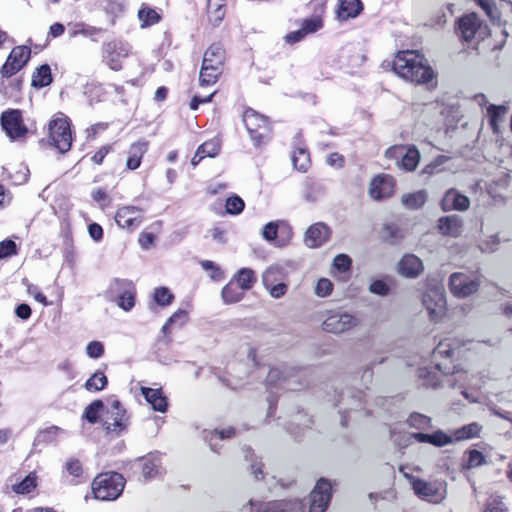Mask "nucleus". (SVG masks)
<instances>
[{"instance_id":"obj_38","label":"nucleus","mask_w":512,"mask_h":512,"mask_svg":"<svg viewBox=\"0 0 512 512\" xmlns=\"http://www.w3.org/2000/svg\"><path fill=\"white\" fill-rule=\"evenodd\" d=\"M37 487V475L30 472L21 482L12 485V491L16 494H29Z\"/></svg>"},{"instance_id":"obj_48","label":"nucleus","mask_w":512,"mask_h":512,"mask_svg":"<svg viewBox=\"0 0 512 512\" xmlns=\"http://www.w3.org/2000/svg\"><path fill=\"white\" fill-rule=\"evenodd\" d=\"M244 457L246 461L251 462V472L254 477L259 480L263 479V471H262V463L258 461V458L254 455L253 451L250 448H246L244 450Z\"/></svg>"},{"instance_id":"obj_33","label":"nucleus","mask_w":512,"mask_h":512,"mask_svg":"<svg viewBox=\"0 0 512 512\" xmlns=\"http://www.w3.org/2000/svg\"><path fill=\"white\" fill-rule=\"evenodd\" d=\"M400 160V167L402 169L405 171H414L418 166L420 153L415 146L405 148Z\"/></svg>"},{"instance_id":"obj_53","label":"nucleus","mask_w":512,"mask_h":512,"mask_svg":"<svg viewBox=\"0 0 512 512\" xmlns=\"http://www.w3.org/2000/svg\"><path fill=\"white\" fill-rule=\"evenodd\" d=\"M173 299V294L166 287H159L154 290L153 300L160 306L170 305Z\"/></svg>"},{"instance_id":"obj_39","label":"nucleus","mask_w":512,"mask_h":512,"mask_svg":"<svg viewBox=\"0 0 512 512\" xmlns=\"http://www.w3.org/2000/svg\"><path fill=\"white\" fill-rule=\"evenodd\" d=\"M138 18L141 21V27H149L157 24L161 16L152 8L148 6H142L138 11Z\"/></svg>"},{"instance_id":"obj_29","label":"nucleus","mask_w":512,"mask_h":512,"mask_svg":"<svg viewBox=\"0 0 512 512\" xmlns=\"http://www.w3.org/2000/svg\"><path fill=\"white\" fill-rule=\"evenodd\" d=\"M482 426L477 422H472L452 431L453 440L463 441L478 437Z\"/></svg>"},{"instance_id":"obj_51","label":"nucleus","mask_w":512,"mask_h":512,"mask_svg":"<svg viewBox=\"0 0 512 512\" xmlns=\"http://www.w3.org/2000/svg\"><path fill=\"white\" fill-rule=\"evenodd\" d=\"M245 207V203L238 195H232L227 198L225 203L226 212L230 215L240 214Z\"/></svg>"},{"instance_id":"obj_24","label":"nucleus","mask_w":512,"mask_h":512,"mask_svg":"<svg viewBox=\"0 0 512 512\" xmlns=\"http://www.w3.org/2000/svg\"><path fill=\"white\" fill-rule=\"evenodd\" d=\"M423 270L421 259L414 254L404 255L398 263V272L406 278H416Z\"/></svg>"},{"instance_id":"obj_63","label":"nucleus","mask_w":512,"mask_h":512,"mask_svg":"<svg viewBox=\"0 0 512 512\" xmlns=\"http://www.w3.org/2000/svg\"><path fill=\"white\" fill-rule=\"evenodd\" d=\"M369 291L376 295L386 296L390 288L383 280H375L370 284Z\"/></svg>"},{"instance_id":"obj_32","label":"nucleus","mask_w":512,"mask_h":512,"mask_svg":"<svg viewBox=\"0 0 512 512\" xmlns=\"http://www.w3.org/2000/svg\"><path fill=\"white\" fill-rule=\"evenodd\" d=\"M104 32V29L87 25L85 23H76L71 30H69L70 37L82 35L90 38L92 41L97 42V36Z\"/></svg>"},{"instance_id":"obj_23","label":"nucleus","mask_w":512,"mask_h":512,"mask_svg":"<svg viewBox=\"0 0 512 512\" xmlns=\"http://www.w3.org/2000/svg\"><path fill=\"white\" fill-rule=\"evenodd\" d=\"M469 206V198L461 194L456 189L448 190L441 200V208L443 211H465L469 208Z\"/></svg>"},{"instance_id":"obj_26","label":"nucleus","mask_w":512,"mask_h":512,"mask_svg":"<svg viewBox=\"0 0 512 512\" xmlns=\"http://www.w3.org/2000/svg\"><path fill=\"white\" fill-rule=\"evenodd\" d=\"M362 10L363 4L361 0H339L337 18L340 21L356 18Z\"/></svg>"},{"instance_id":"obj_55","label":"nucleus","mask_w":512,"mask_h":512,"mask_svg":"<svg viewBox=\"0 0 512 512\" xmlns=\"http://www.w3.org/2000/svg\"><path fill=\"white\" fill-rule=\"evenodd\" d=\"M234 434H235V429L232 427L227 428V429H222L220 431L215 430V431L211 432L210 437H209V445H210L211 449L213 451H217L216 441L223 440L226 438H231Z\"/></svg>"},{"instance_id":"obj_6","label":"nucleus","mask_w":512,"mask_h":512,"mask_svg":"<svg viewBox=\"0 0 512 512\" xmlns=\"http://www.w3.org/2000/svg\"><path fill=\"white\" fill-rule=\"evenodd\" d=\"M242 121L247 132L256 147L266 144L271 137V127L267 118L248 108L244 111Z\"/></svg>"},{"instance_id":"obj_30","label":"nucleus","mask_w":512,"mask_h":512,"mask_svg":"<svg viewBox=\"0 0 512 512\" xmlns=\"http://www.w3.org/2000/svg\"><path fill=\"white\" fill-rule=\"evenodd\" d=\"M52 80L50 66L43 64L33 72L31 84L35 88H43L50 85Z\"/></svg>"},{"instance_id":"obj_64","label":"nucleus","mask_w":512,"mask_h":512,"mask_svg":"<svg viewBox=\"0 0 512 512\" xmlns=\"http://www.w3.org/2000/svg\"><path fill=\"white\" fill-rule=\"evenodd\" d=\"M322 25V20L316 17L304 20L301 28L306 34H309L318 31Z\"/></svg>"},{"instance_id":"obj_56","label":"nucleus","mask_w":512,"mask_h":512,"mask_svg":"<svg viewBox=\"0 0 512 512\" xmlns=\"http://www.w3.org/2000/svg\"><path fill=\"white\" fill-rule=\"evenodd\" d=\"M483 512H508V508L500 497L492 496L487 499Z\"/></svg>"},{"instance_id":"obj_60","label":"nucleus","mask_w":512,"mask_h":512,"mask_svg":"<svg viewBox=\"0 0 512 512\" xmlns=\"http://www.w3.org/2000/svg\"><path fill=\"white\" fill-rule=\"evenodd\" d=\"M65 470L75 478H79L83 473L82 464L76 458H70L66 461Z\"/></svg>"},{"instance_id":"obj_28","label":"nucleus","mask_w":512,"mask_h":512,"mask_svg":"<svg viewBox=\"0 0 512 512\" xmlns=\"http://www.w3.org/2000/svg\"><path fill=\"white\" fill-rule=\"evenodd\" d=\"M147 149H148L147 141H138V142L133 143L130 146V149L128 152L126 167L129 170L137 169L140 166L142 157L147 152Z\"/></svg>"},{"instance_id":"obj_9","label":"nucleus","mask_w":512,"mask_h":512,"mask_svg":"<svg viewBox=\"0 0 512 512\" xmlns=\"http://www.w3.org/2000/svg\"><path fill=\"white\" fill-rule=\"evenodd\" d=\"M266 383L269 387L298 390L301 387L299 370L287 365L271 368L268 372Z\"/></svg>"},{"instance_id":"obj_46","label":"nucleus","mask_w":512,"mask_h":512,"mask_svg":"<svg viewBox=\"0 0 512 512\" xmlns=\"http://www.w3.org/2000/svg\"><path fill=\"white\" fill-rule=\"evenodd\" d=\"M506 109L502 106L489 105L487 108V116L489 118V125L493 132L498 131V123L502 119Z\"/></svg>"},{"instance_id":"obj_59","label":"nucleus","mask_w":512,"mask_h":512,"mask_svg":"<svg viewBox=\"0 0 512 512\" xmlns=\"http://www.w3.org/2000/svg\"><path fill=\"white\" fill-rule=\"evenodd\" d=\"M499 243H500V240H499L498 236L491 235V236L487 237V239L482 240L479 243V248L482 252L492 253L497 249Z\"/></svg>"},{"instance_id":"obj_21","label":"nucleus","mask_w":512,"mask_h":512,"mask_svg":"<svg viewBox=\"0 0 512 512\" xmlns=\"http://www.w3.org/2000/svg\"><path fill=\"white\" fill-rule=\"evenodd\" d=\"M395 189V179L388 174L375 176L369 187V195L372 199L381 200L393 195Z\"/></svg>"},{"instance_id":"obj_25","label":"nucleus","mask_w":512,"mask_h":512,"mask_svg":"<svg viewBox=\"0 0 512 512\" xmlns=\"http://www.w3.org/2000/svg\"><path fill=\"white\" fill-rule=\"evenodd\" d=\"M462 220L457 215L441 217L438 221V228L445 236L458 237L462 233Z\"/></svg>"},{"instance_id":"obj_42","label":"nucleus","mask_w":512,"mask_h":512,"mask_svg":"<svg viewBox=\"0 0 512 512\" xmlns=\"http://www.w3.org/2000/svg\"><path fill=\"white\" fill-rule=\"evenodd\" d=\"M103 408V402L101 400H95L85 408L83 418L89 423L95 424L98 422Z\"/></svg>"},{"instance_id":"obj_54","label":"nucleus","mask_w":512,"mask_h":512,"mask_svg":"<svg viewBox=\"0 0 512 512\" xmlns=\"http://www.w3.org/2000/svg\"><path fill=\"white\" fill-rule=\"evenodd\" d=\"M63 432L64 431L58 426H50L39 432V434L37 435V441L40 443H51L55 441L58 435Z\"/></svg>"},{"instance_id":"obj_61","label":"nucleus","mask_w":512,"mask_h":512,"mask_svg":"<svg viewBox=\"0 0 512 512\" xmlns=\"http://www.w3.org/2000/svg\"><path fill=\"white\" fill-rule=\"evenodd\" d=\"M351 259L346 254H339L333 260V266L340 272H346L351 267Z\"/></svg>"},{"instance_id":"obj_40","label":"nucleus","mask_w":512,"mask_h":512,"mask_svg":"<svg viewBox=\"0 0 512 512\" xmlns=\"http://www.w3.org/2000/svg\"><path fill=\"white\" fill-rule=\"evenodd\" d=\"M108 383L107 377L101 371H96L86 382L85 389L90 392L103 390Z\"/></svg>"},{"instance_id":"obj_22","label":"nucleus","mask_w":512,"mask_h":512,"mask_svg":"<svg viewBox=\"0 0 512 512\" xmlns=\"http://www.w3.org/2000/svg\"><path fill=\"white\" fill-rule=\"evenodd\" d=\"M330 234V228L326 224L318 222L307 229L304 242L309 248H317L329 240Z\"/></svg>"},{"instance_id":"obj_50","label":"nucleus","mask_w":512,"mask_h":512,"mask_svg":"<svg viewBox=\"0 0 512 512\" xmlns=\"http://www.w3.org/2000/svg\"><path fill=\"white\" fill-rule=\"evenodd\" d=\"M452 443H454L452 433L447 434L442 430H437L430 434L429 444L435 447H443Z\"/></svg>"},{"instance_id":"obj_41","label":"nucleus","mask_w":512,"mask_h":512,"mask_svg":"<svg viewBox=\"0 0 512 512\" xmlns=\"http://www.w3.org/2000/svg\"><path fill=\"white\" fill-rule=\"evenodd\" d=\"M107 15L112 16L111 24H115V18L124 10V0H100Z\"/></svg>"},{"instance_id":"obj_20","label":"nucleus","mask_w":512,"mask_h":512,"mask_svg":"<svg viewBox=\"0 0 512 512\" xmlns=\"http://www.w3.org/2000/svg\"><path fill=\"white\" fill-rule=\"evenodd\" d=\"M412 487L415 494L425 501L439 503L444 498L442 487L438 482L413 478Z\"/></svg>"},{"instance_id":"obj_5","label":"nucleus","mask_w":512,"mask_h":512,"mask_svg":"<svg viewBox=\"0 0 512 512\" xmlns=\"http://www.w3.org/2000/svg\"><path fill=\"white\" fill-rule=\"evenodd\" d=\"M136 286L133 281L124 278H114L110 281L105 292L108 301L116 303V305L128 312L135 306Z\"/></svg>"},{"instance_id":"obj_47","label":"nucleus","mask_w":512,"mask_h":512,"mask_svg":"<svg viewBox=\"0 0 512 512\" xmlns=\"http://www.w3.org/2000/svg\"><path fill=\"white\" fill-rule=\"evenodd\" d=\"M281 270L277 266L268 267L262 274V283L265 288H268L281 280Z\"/></svg>"},{"instance_id":"obj_1","label":"nucleus","mask_w":512,"mask_h":512,"mask_svg":"<svg viewBox=\"0 0 512 512\" xmlns=\"http://www.w3.org/2000/svg\"><path fill=\"white\" fill-rule=\"evenodd\" d=\"M455 351V343L452 339L440 341L432 352V366H424L418 369V377L423 380L426 387L436 388L440 385V374L448 375L454 372L452 356Z\"/></svg>"},{"instance_id":"obj_58","label":"nucleus","mask_w":512,"mask_h":512,"mask_svg":"<svg viewBox=\"0 0 512 512\" xmlns=\"http://www.w3.org/2000/svg\"><path fill=\"white\" fill-rule=\"evenodd\" d=\"M332 290H333V284L327 278L319 279L315 286V294L319 297H326V296L330 295Z\"/></svg>"},{"instance_id":"obj_15","label":"nucleus","mask_w":512,"mask_h":512,"mask_svg":"<svg viewBox=\"0 0 512 512\" xmlns=\"http://www.w3.org/2000/svg\"><path fill=\"white\" fill-rule=\"evenodd\" d=\"M31 50L28 46H16L7 57L6 62L1 68L3 77L9 78L20 71L28 62Z\"/></svg>"},{"instance_id":"obj_27","label":"nucleus","mask_w":512,"mask_h":512,"mask_svg":"<svg viewBox=\"0 0 512 512\" xmlns=\"http://www.w3.org/2000/svg\"><path fill=\"white\" fill-rule=\"evenodd\" d=\"M142 395L155 411L165 412L167 409V398L163 395L161 388H141Z\"/></svg>"},{"instance_id":"obj_62","label":"nucleus","mask_w":512,"mask_h":512,"mask_svg":"<svg viewBox=\"0 0 512 512\" xmlns=\"http://www.w3.org/2000/svg\"><path fill=\"white\" fill-rule=\"evenodd\" d=\"M86 353L90 358H100L104 353V346L99 341H91L86 346Z\"/></svg>"},{"instance_id":"obj_57","label":"nucleus","mask_w":512,"mask_h":512,"mask_svg":"<svg viewBox=\"0 0 512 512\" xmlns=\"http://www.w3.org/2000/svg\"><path fill=\"white\" fill-rule=\"evenodd\" d=\"M17 244L10 239H5L0 242V259L17 255Z\"/></svg>"},{"instance_id":"obj_16","label":"nucleus","mask_w":512,"mask_h":512,"mask_svg":"<svg viewBox=\"0 0 512 512\" xmlns=\"http://www.w3.org/2000/svg\"><path fill=\"white\" fill-rule=\"evenodd\" d=\"M331 483L321 478L310 493L309 512H325L332 496Z\"/></svg>"},{"instance_id":"obj_17","label":"nucleus","mask_w":512,"mask_h":512,"mask_svg":"<svg viewBox=\"0 0 512 512\" xmlns=\"http://www.w3.org/2000/svg\"><path fill=\"white\" fill-rule=\"evenodd\" d=\"M358 323L359 320L352 314L335 312L324 320L322 327L327 332L339 334L357 326Z\"/></svg>"},{"instance_id":"obj_45","label":"nucleus","mask_w":512,"mask_h":512,"mask_svg":"<svg viewBox=\"0 0 512 512\" xmlns=\"http://www.w3.org/2000/svg\"><path fill=\"white\" fill-rule=\"evenodd\" d=\"M466 453L468 454V459L462 464L463 470L480 467L486 463V458L482 452L473 449L467 451Z\"/></svg>"},{"instance_id":"obj_49","label":"nucleus","mask_w":512,"mask_h":512,"mask_svg":"<svg viewBox=\"0 0 512 512\" xmlns=\"http://www.w3.org/2000/svg\"><path fill=\"white\" fill-rule=\"evenodd\" d=\"M198 155L205 157H215L220 151V143L216 139L204 142L198 148Z\"/></svg>"},{"instance_id":"obj_12","label":"nucleus","mask_w":512,"mask_h":512,"mask_svg":"<svg viewBox=\"0 0 512 512\" xmlns=\"http://www.w3.org/2000/svg\"><path fill=\"white\" fill-rule=\"evenodd\" d=\"M481 281L474 273L455 272L449 277L451 293L458 298L468 297L478 291Z\"/></svg>"},{"instance_id":"obj_52","label":"nucleus","mask_w":512,"mask_h":512,"mask_svg":"<svg viewBox=\"0 0 512 512\" xmlns=\"http://www.w3.org/2000/svg\"><path fill=\"white\" fill-rule=\"evenodd\" d=\"M409 426L418 430H424L431 426V419L420 413H412L407 419Z\"/></svg>"},{"instance_id":"obj_2","label":"nucleus","mask_w":512,"mask_h":512,"mask_svg":"<svg viewBox=\"0 0 512 512\" xmlns=\"http://www.w3.org/2000/svg\"><path fill=\"white\" fill-rule=\"evenodd\" d=\"M392 68L401 78L417 84L427 83L434 76L424 56L414 50L399 51Z\"/></svg>"},{"instance_id":"obj_13","label":"nucleus","mask_w":512,"mask_h":512,"mask_svg":"<svg viewBox=\"0 0 512 512\" xmlns=\"http://www.w3.org/2000/svg\"><path fill=\"white\" fill-rule=\"evenodd\" d=\"M108 433L121 434L129 425V416L119 400H114L106 411V417L102 423Z\"/></svg>"},{"instance_id":"obj_10","label":"nucleus","mask_w":512,"mask_h":512,"mask_svg":"<svg viewBox=\"0 0 512 512\" xmlns=\"http://www.w3.org/2000/svg\"><path fill=\"white\" fill-rule=\"evenodd\" d=\"M458 30L460 37L468 43L472 41L480 42L490 35L489 27L483 24L475 13L460 18L458 21Z\"/></svg>"},{"instance_id":"obj_8","label":"nucleus","mask_w":512,"mask_h":512,"mask_svg":"<svg viewBox=\"0 0 512 512\" xmlns=\"http://www.w3.org/2000/svg\"><path fill=\"white\" fill-rule=\"evenodd\" d=\"M49 143L61 153L70 150L72 133L70 122L66 116L61 115L49 122Z\"/></svg>"},{"instance_id":"obj_36","label":"nucleus","mask_w":512,"mask_h":512,"mask_svg":"<svg viewBox=\"0 0 512 512\" xmlns=\"http://www.w3.org/2000/svg\"><path fill=\"white\" fill-rule=\"evenodd\" d=\"M303 197L308 202H315L323 193L322 186L316 181L307 178L303 182Z\"/></svg>"},{"instance_id":"obj_18","label":"nucleus","mask_w":512,"mask_h":512,"mask_svg":"<svg viewBox=\"0 0 512 512\" xmlns=\"http://www.w3.org/2000/svg\"><path fill=\"white\" fill-rule=\"evenodd\" d=\"M251 512H304V505L299 500H282L267 503L249 501Z\"/></svg>"},{"instance_id":"obj_7","label":"nucleus","mask_w":512,"mask_h":512,"mask_svg":"<svg viewBox=\"0 0 512 512\" xmlns=\"http://www.w3.org/2000/svg\"><path fill=\"white\" fill-rule=\"evenodd\" d=\"M131 45L122 39L104 41L101 46L102 62L113 71L123 68V60L131 54Z\"/></svg>"},{"instance_id":"obj_4","label":"nucleus","mask_w":512,"mask_h":512,"mask_svg":"<svg viewBox=\"0 0 512 512\" xmlns=\"http://www.w3.org/2000/svg\"><path fill=\"white\" fill-rule=\"evenodd\" d=\"M125 479L117 472L102 473L92 482V493L101 501L117 499L123 492Z\"/></svg>"},{"instance_id":"obj_3","label":"nucleus","mask_w":512,"mask_h":512,"mask_svg":"<svg viewBox=\"0 0 512 512\" xmlns=\"http://www.w3.org/2000/svg\"><path fill=\"white\" fill-rule=\"evenodd\" d=\"M225 51L220 44H212L204 53L200 71V85L210 86L217 82L222 74Z\"/></svg>"},{"instance_id":"obj_34","label":"nucleus","mask_w":512,"mask_h":512,"mask_svg":"<svg viewBox=\"0 0 512 512\" xmlns=\"http://www.w3.org/2000/svg\"><path fill=\"white\" fill-rule=\"evenodd\" d=\"M427 201V192L426 190H418L413 193L404 194L401 198L402 204L408 209H419L421 208Z\"/></svg>"},{"instance_id":"obj_19","label":"nucleus","mask_w":512,"mask_h":512,"mask_svg":"<svg viewBox=\"0 0 512 512\" xmlns=\"http://www.w3.org/2000/svg\"><path fill=\"white\" fill-rule=\"evenodd\" d=\"M143 220V210L136 206L120 207L115 214L117 225L129 231L137 229L142 224Z\"/></svg>"},{"instance_id":"obj_14","label":"nucleus","mask_w":512,"mask_h":512,"mask_svg":"<svg viewBox=\"0 0 512 512\" xmlns=\"http://www.w3.org/2000/svg\"><path fill=\"white\" fill-rule=\"evenodd\" d=\"M422 303L432 321L437 322L445 315L446 298L442 288H428L423 294Z\"/></svg>"},{"instance_id":"obj_31","label":"nucleus","mask_w":512,"mask_h":512,"mask_svg":"<svg viewBox=\"0 0 512 512\" xmlns=\"http://www.w3.org/2000/svg\"><path fill=\"white\" fill-rule=\"evenodd\" d=\"M243 291L249 290L257 281L255 272L250 268H241L232 279Z\"/></svg>"},{"instance_id":"obj_43","label":"nucleus","mask_w":512,"mask_h":512,"mask_svg":"<svg viewBox=\"0 0 512 512\" xmlns=\"http://www.w3.org/2000/svg\"><path fill=\"white\" fill-rule=\"evenodd\" d=\"M293 166L300 172H306L310 165L309 153L305 149H297L292 156Z\"/></svg>"},{"instance_id":"obj_37","label":"nucleus","mask_w":512,"mask_h":512,"mask_svg":"<svg viewBox=\"0 0 512 512\" xmlns=\"http://www.w3.org/2000/svg\"><path fill=\"white\" fill-rule=\"evenodd\" d=\"M142 474L146 479L155 477L160 467V458L155 454H149L142 459Z\"/></svg>"},{"instance_id":"obj_44","label":"nucleus","mask_w":512,"mask_h":512,"mask_svg":"<svg viewBox=\"0 0 512 512\" xmlns=\"http://www.w3.org/2000/svg\"><path fill=\"white\" fill-rule=\"evenodd\" d=\"M188 321V313L183 310V309H179L177 310L175 313H173L169 319L167 320V322L163 325L162 327V332L164 334H167L169 333V328L171 326H178V327H181L183 326L186 322Z\"/></svg>"},{"instance_id":"obj_11","label":"nucleus","mask_w":512,"mask_h":512,"mask_svg":"<svg viewBox=\"0 0 512 512\" xmlns=\"http://www.w3.org/2000/svg\"><path fill=\"white\" fill-rule=\"evenodd\" d=\"M2 129L11 141L22 140L28 133L24 124L22 111L19 109H8L0 115Z\"/></svg>"},{"instance_id":"obj_35","label":"nucleus","mask_w":512,"mask_h":512,"mask_svg":"<svg viewBox=\"0 0 512 512\" xmlns=\"http://www.w3.org/2000/svg\"><path fill=\"white\" fill-rule=\"evenodd\" d=\"M222 299L226 304L239 302L244 297V291L232 280L221 291Z\"/></svg>"}]
</instances>
